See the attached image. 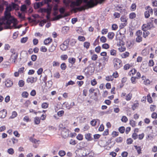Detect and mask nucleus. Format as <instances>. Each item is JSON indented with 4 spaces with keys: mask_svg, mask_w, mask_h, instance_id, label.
<instances>
[{
    "mask_svg": "<svg viewBox=\"0 0 157 157\" xmlns=\"http://www.w3.org/2000/svg\"><path fill=\"white\" fill-rule=\"evenodd\" d=\"M12 10V7L9 6L6 7L4 12V18L6 20H8L10 21L13 22V26H15L16 25L17 20L12 16L10 13V11Z\"/></svg>",
    "mask_w": 157,
    "mask_h": 157,
    "instance_id": "nucleus-1",
    "label": "nucleus"
},
{
    "mask_svg": "<svg viewBox=\"0 0 157 157\" xmlns=\"http://www.w3.org/2000/svg\"><path fill=\"white\" fill-rule=\"evenodd\" d=\"M12 23L13 26V22L10 21L8 20H6L4 17L1 22H0V31L3 29H10V25Z\"/></svg>",
    "mask_w": 157,
    "mask_h": 157,
    "instance_id": "nucleus-2",
    "label": "nucleus"
},
{
    "mask_svg": "<svg viewBox=\"0 0 157 157\" xmlns=\"http://www.w3.org/2000/svg\"><path fill=\"white\" fill-rule=\"evenodd\" d=\"M151 19L150 22H147V24H144L141 27V29L144 31H146L147 30L152 29L155 28V26L153 24V20L154 18L151 17L150 18Z\"/></svg>",
    "mask_w": 157,
    "mask_h": 157,
    "instance_id": "nucleus-3",
    "label": "nucleus"
},
{
    "mask_svg": "<svg viewBox=\"0 0 157 157\" xmlns=\"http://www.w3.org/2000/svg\"><path fill=\"white\" fill-rule=\"evenodd\" d=\"M114 68L118 70L123 66L121 60L118 58H114L113 61Z\"/></svg>",
    "mask_w": 157,
    "mask_h": 157,
    "instance_id": "nucleus-4",
    "label": "nucleus"
},
{
    "mask_svg": "<svg viewBox=\"0 0 157 157\" xmlns=\"http://www.w3.org/2000/svg\"><path fill=\"white\" fill-rule=\"evenodd\" d=\"M61 125H62V124L59 125L60 128L59 130L61 132V134L62 136L65 138L69 136V132L67 129L65 128H61Z\"/></svg>",
    "mask_w": 157,
    "mask_h": 157,
    "instance_id": "nucleus-5",
    "label": "nucleus"
},
{
    "mask_svg": "<svg viewBox=\"0 0 157 157\" xmlns=\"http://www.w3.org/2000/svg\"><path fill=\"white\" fill-rule=\"evenodd\" d=\"M142 31L140 30H138L135 33L136 36V41L137 43H140L142 41L143 38L142 36Z\"/></svg>",
    "mask_w": 157,
    "mask_h": 157,
    "instance_id": "nucleus-6",
    "label": "nucleus"
},
{
    "mask_svg": "<svg viewBox=\"0 0 157 157\" xmlns=\"http://www.w3.org/2000/svg\"><path fill=\"white\" fill-rule=\"evenodd\" d=\"M145 9L146 10L144 12V16L146 18H148L150 16V13L152 14L153 13V11L152 9L150 6H147L145 7Z\"/></svg>",
    "mask_w": 157,
    "mask_h": 157,
    "instance_id": "nucleus-7",
    "label": "nucleus"
},
{
    "mask_svg": "<svg viewBox=\"0 0 157 157\" xmlns=\"http://www.w3.org/2000/svg\"><path fill=\"white\" fill-rule=\"evenodd\" d=\"M95 1L94 2V0H90L85 6L88 8H92L98 4V2L96 0H95Z\"/></svg>",
    "mask_w": 157,
    "mask_h": 157,
    "instance_id": "nucleus-8",
    "label": "nucleus"
},
{
    "mask_svg": "<svg viewBox=\"0 0 157 157\" xmlns=\"http://www.w3.org/2000/svg\"><path fill=\"white\" fill-rule=\"evenodd\" d=\"M68 40H66L60 46V48L62 51H66L68 48Z\"/></svg>",
    "mask_w": 157,
    "mask_h": 157,
    "instance_id": "nucleus-9",
    "label": "nucleus"
},
{
    "mask_svg": "<svg viewBox=\"0 0 157 157\" xmlns=\"http://www.w3.org/2000/svg\"><path fill=\"white\" fill-rule=\"evenodd\" d=\"M82 0H76L75 1H72L71 2L70 7L74 8L75 6H79L82 4Z\"/></svg>",
    "mask_w": 157,
    "mask_h": 157,
    "instance_id": "nucleus-10",
    "label": "nucleus"
},
{
    "mask_svg": "<svg viewBox=\"0 0 157 157\" xmlns=\"http://www.w3.org/2000/svg\"><path fill=\"white\" fill-rule=\"evenodd\" d=\"M37 80V77H29L26 79V82L28 83H33L36 82Z\"/></svg>",
    "mask_w": 157,
    "mask_h": 157,
    "instance_id": "nucleus-11",
    "label": "nucleus"
},
{
    "mask_svg": "<svg viewBox=\"0 0 157 157\" xmlns=\"http://www.w3.org/2000/svg\"><path fill=\"white\" fill-rule=\"evenodd\" d=\"M123 7L122 5H118L116 7V9L117 10L120 11L121 13H124L126 12V9H123Z\"/></svg>",
    "mask_w": 157,
    "mask_h": 157,
    "instance_id": "nucleus-12",
    "label": "nucleus"
},
{
    "mask_svg": "<svg viewBox=\"0 0 157 157\" xmlns=\"http://www.w3.org/2000/svg\"><path fill=\"white\" fill-rule=\"evenodd\" d=\"M18 57V54H11L10 59L14 63H15Z\"/></svg>",
    "mask_w": 157,
    "mask_h": 157,
    "instance_id": "nucleus-13",
    "label": "nucleus"
},
{
    "mask_svg": "<svg viewBox=\"0 0 157 157\" xmlns=\"http://www.w3.org/2000/svg\"><path fill=\"white\" fill-rule=\"evenodd\" d=\"M66 40H68L69 41L68 44H69L70 45L72 46L75 45L77 42L76 40L74 39H67Z\"/></svg>",
    "mask_w": 157,
    "mask_h": 157,
    "instance_id": "nucleus-14",
    "label": "nucleus"
},
{
    "mask_svg": "<svg viewBox=\"0 0 157 157\" xmlns=\"http://www.w3.org/2000/svg\"><path fill=\"white\" fill-rule=\"evenodd\" d=\"M13 84L12 81L10 79H7L5 81V84L7 87H10L12 86Z\"/></svg>",
    "mask_w": 157,
    "mask_h": 157,
    "instance_id": "nucleus-15",
    "label": "nucleus"
},
{
    "mask_svg": "<svg viewBox=\"0 0 157 157\" xmlns=\"http://www.w3.org/2000/svg\"><path fill=\"white\" fill-rule=\"evenodd\" d=\"M137 70L135 68H132L131 70L128 73V75L130 76H133L136 74Z\"/></svg>",
    "mask_w": 157,
    "mask_h": 157,
    "instance_id": "nucleus-16",
    "label": "nucleus"
},
{
    "mask_svg": "<svg viewBox=\"0 0 157 157\" xmlns=\"http://www.w3.org/2000/svg\"><path fill=\"white\" fill-rule=\"evenodd\" d=\"M52 41V38H48L46 39L44 41V44L45 45H48L51 43Z\"/></svg>",
    "mask_w": 157,
    "mask_h": 157,
    "instance_id": "nucleus-17",
    "label": "nucleus"
},
{
    "mask_svg": "<svg viewBox=\"0 0 157 157\" xmlns=\"http://www.w3.org/2000/svg\"><path fill=\"white\" fill-rule=\"evenodd\" d=\"M44 2H38L36 3L34 5V7L35 9H38L41 6L44 5Z\"/></svg>",
    "mask_w": 157,
    "mask_h": 157,
    "instance_id": "nucleus-18",
    "label": "nucleus"
},
{
    "mask_svg": "<svg viewBox=\"0 0 157 157\" xmlns=\"http://www.w3.org/2000/svg\"><path fill=\"white\" fill-rule=\"evenodd\" d=\"M29 140L33 143H34L35 144H39L40 143V140H36L35 138H33L32 137H30L29 138Z\"/></svg>",
    "mask_w": 157,
    "mask_h": 157,
    "instance_id": "nucleus-19",
    "label": "nucleus"
},
{
    "mask_svg": "<svg viewBox=\"0 0 157 157\" xmlns=\"http://www.w3.org/2000/svg\"><path fill=\"white\" fill-rule=\"evenodd\" d=\"M97 124H99V121L98 119H94L90 122L91 124L93 126H95Z\"/></svg>",
    "mask_w": 157,
    "mask_h": 157,
    "instance_id": "nucleus-20",
    "label": "nucleus"
},
{
    "mask_svg": "<svg viewBox=\"0 0 157 157\" xmlns=\"http://www.w3.org/2000/svg\"><path fill=\"white\" fill-rule=\"evenodd\" d=\"M129 53L128 52H125L122 53L121 55V56L123 59H124L127 58L129 56Z\"/></svg>",
    "mask_w": 157,
    "mask_h": 157,
    "instance_id": "nucleus-21",
    "label": "nucleus"
},
{
    "mask_svg": "<svg viewBox=\"0 0 157 157\" xmlns=\"http://www.w3.org/2000/svg\"><path fill=\"white\" fill-rule=\"evenodd\" d=\"M76 30L77 32L79 34L83 35L84 33V32L81 27L77 28Z\"/></svg>",
    "mask_w": 157,
    "mask_h": 157,
    "instance_id": "nucleus-22",
    "label": "nucleus"
},
{
    "mask_svg": "<svg viewBox=\"0 0 157 157\" xmlns=\"http://www.w3.org/2000/svg\"><path fill=\"white\" fill-rule=\"evenodd\" d=\"M68 62L71 64V65H73L75 64L76 62V59L74 57H69L68 59Z\"/></svg>",
    "mask_w": 157,
    "mask_h": 157,
    "instance_id": "nucleus-23",
    "label": "nucleus"
},
{
    "mask_svg": "<svg viewBox=\"0 0 157 157\" xmlns=\"http://www.w3.org/2000/svg\"><path fill=\"white\" fill-rule=\"evenodd\" d=\"M132 65L129 63L125 64L123 67L124 70H128L132 67Z\"/></svg>",
    "mask_w": 157,
    "mask_h": 157,
    "instance_id": "nucleus-24",
    "label": "nucleus"
},
{
    "mask_svg": "<svg viewBox=\"0 0 157 157\" xmlns=\"http://www.w3.org/2000/svg\"><path fill=\"white\" fill-rule=\"evenodd\" d=\"M68 15V14L67 13H65V14H64L63 16L59 14L55 17L54 20H58L60 18H61L63 17H67Z\"/></svg>",
    "mask_w": 157,
    "mask_h": 157,
    "instance_id": "nucleus-25",
    "label": "nucleus"
},
{
    "mask_svg": "<svg viewBox=\"0 0 157 157\" xmlns=\"http://www.w3.org/2000/svg\"><path fill=\"white\" fill-rule=\"evenodd\" d=\"M7 114V112L5 110L0 111V118H5Z\"/></svg>",
    "mask_w": 157,
    "mask_h": 157,
    "instance_id": "nucleus-26",
    "label": "nucleus"
},
{
    "mask_svg": "<svg viewBox=\"0 0 157 157\" xmlns=\"http://www.w3.org/2000/svg\"><path fill=\"white\" fill-rule=\"evenodd\" d=\"M139 105V104L138 101H136V103L133 104V105H132L131 108L132 109L134 110L136 109L137 108H138Z\"/></svg>",
    "mask_w": 157,
    "mask_h": 157,
    "instance_id": "nucleus-27",
    "label": "nucleus"
},
{
    "mask_svg": "<svg viewBox=\"0 0 157 157\" xmlns=\"http://www.w3.org/2000/svg\"><path fill=\"white\" fill-rule=\"evenodd\" d=\"M49 103L46 102H44L42 103L41 105V108L44 109L48 108L49 107Z\"/></svg>",
    "mask_w": 157,
    "mask_h": 157,
    "instance_id": "nucleus-28",
    "label": "nucleus"
},
{
    "mask_svg": "<svg viewBox=\"0 0 157 157\" xmlns=\"http://www.w3.org/2000/svg\"><path fill=\"white\" fill-rule=\"evenodd\" d=\"M115 34L113 32H109L107 35L108 38L110 40H112L114 37Z\"/></svg>",
    "mask_w": 157,
    "mask_h": 157,
    "instance_id": "nucleus-29",
    "label": "nucleus"
},
{
    "mask_svg": "<svg viewBox=\"0 0 157 157\" xmlns=\"http://www.w3.org/2000/svg\"><path fill=\"white\" fill-rule=\"evenodd\" d=\"M105 79L108 82L112 81L113 80V77L112 75H108L105 77Z\"/></svg>",
    "mask_w": 157,
    "mask_h": 157,
    "instance_id": "nucleus-30",
    "label": "nucleus"
},
{
    "mask_svg": "<svg viewBox=\"0 0 157 157\" xmlns=\"http://www.w3.org/2000/svg\"><path fill=\"white\" fill-rule=\"evenodd\" d=\"M136 17V14L134 12H132L129 14V17L130 19H132Z\"/></svg>",
    "mask_w": 157,
    "mask_h": 157,
    "instance_id": "nucleus-31",
    "label": "nucleus"
},
{
    "mask_svg": "<svg viewBox=\"0 0 157 157\" xmlns=\"http://www.w3.org/2000/svg\"><path fill=\"white\" fill-rule=\"evenodd\" d=\"M85 138L88 141H91L92 140L91 134L90 133L86 134L85 135Z\"/></svg>",
    "mask_w": 157,
    "mask_h": 157,
    "instance_id": "nucleus-32",
    "label": "nucleus"
},
{
    "mask_svg": "<svg viewBox=\"0 0 157 157\" xmlns=\"http://www.w3.org/2000/svg\"><path fill=\"white\" fill-rule=\"evenodd\" d=\"M63 106L67 109H71V105L69 104L68 102H65L63 104Z\"/></svg>",
    "mask_w": 157,
    "mask_h": 157,
    "instance_id": "nucleus-33",
    "label": "nucleus"
},
{
    "mask_svg": "<svg viewBox=\"0 0 157 157\" xmlns=\"http://www.w3.org/2000/svg\"><path fill=\"white\" fill-rule=\"evenodd\" d=\"M56 46L52 44L49 48L48 49L49 51L50 52H54L56 49Z\"/></svg>",
    "mask_w": 157,
    "mask_h": 157,
    "instance_id": "nucleus-34",
    "label": "nucleus"
},
{
    "mask_svg": "<svg viewBox=\"0 0 157 157\" xmlns=\"http://www.w3.org/2000/svg\"><path fill=\"white\" fill-rule=\"evenodd\" d=\"M132 97V94L130 93L126 95L125 99L127 101H129L131 100Z\"/></svg>",
    "mask_w": 157,
    "mask_h": 157,
    "instance_id": "nucleus-35",
    "label": "nucleus"
},
{
    "mask_svg": "<svg viewBox=\"0 0 157 157\" xmlns=\"http://www.w3.org/2000/svg\"><path fill=\"white\" fill-rule=\"evenodd\" d=\"M110 54L111 55L116 56L117 55V50L114 49H112L110 51Z\"/></svg>",
    "mask_w": 157,
    "mask_h": 157,
    "instance_id": "nucleus-36",
    "label": "nucleus"
},
{
    "mask_svg": "<svg viewBox=\"0 0 157 157\" xmlns=\"http://www.w3.org/2000/svg\"><path fill=\"white\" fill-rule=\"evenodd\" d=\"M90 46V43L88 42H85L83 44V46L84 48L86 49H88Z\"/></svg>",
    "mask_w": 157,
    "mask_h": 157,
    "instance_id": "nucleus-37",
    "label": "nucleus"
},
{
    "mask_svg": "<svg viewBox=\"0 0 157 157\" xmlns=\"http://www.w3.org/2000/svg\"><path fill=\"white\" fill-rule=\"evenodd\" d=\"M29 95V93L27 91H24L21 94V96L23 98H27Z\"/></svg>",
    "mask_w": 157,
    "mask_h": 157,
    "instance_id": "nucleus-38",
    "label": "nucleus"
},
{
    "mask_svg": "<svg viewBox=\"0 0 157 157\" xmlns=\"http://www.w3.org/2000/svg\"><path fill=\"white\" fill-rule=\"evenodd\" d=\"M136 5L135 3H133L132 4L130 7V10L132 11H134L136 10Z\"/></svg>",
    "mask_w": 157,
    "mask_h": 157,
    "instance_id": "nucleus-39",
    "label": "nucleus"
},
{
    "mask_svg": "<svg viewBox=\"0 0 157 157\" xmlns=\"http://www.w3.org/2000/svg\"><path fill=\"white\" fill-rule=\"evenodd\" d=\"M120 20L122 22L127 23V19L126 18V17L125 16H121V17Z\"/></svg>",
    "mask_w": 157,
    "mask_h": 157,
    "instance_id": "nucleus-40",
    "label": "nucleus"
},
{
    "mask_svg": "<svg viewBox=\"0 0 157 157\" xmlns=\"http://www.w3.org/2000/svg\"><path fill=\"white\" fill-rule=\"evenodd\" d=\"M60 67L62 70H64L67 68V65L65 63H63L61 64Z\"/></svg>",
    "mask_w": 157,
    "mask_h": 157,
    "instance_id": "nucleus-41",
    "label": "nucleus"
},
{
    "mask_svg": "<svg viewBox=\"0 0 157 157\" xmlns=\"http://www.w3.org/2000/svg\"><path fill=\"white\" fill-rule=\"evenodd\" d=\"M18 84L19 87H22L24 85L25 82L22 80H20L18 82Z\"/></svg>",
    "mask_w": 157,
    "mask_h": 157,
    "instance_id": "nucleus-42",
    "label": "nucleus"
},
{
    "mask_svg": "<svg viewBox=\"0 0 157 157\" xmlns=\"http://www.w3.org/2000/svg\"><path fill=\"white\" fill-rule=\"evenodd\" d=\"M109 45L107 43H105L102 45V47L103 48L107 49L109 48Z\"/></svg>",
    "mask_w": 157,
    "mask_h": 157,
    "instance_id": "nucleus-43",
    "label": "nucleus"
},
{
    "mask_svg": "<svg viewBox=\"0 0 157 157\" xmlns=\"http://www.w3.org/2000/svg\"><path fill=\"white\" fill-rule=\"evenodd\" d=\"M143 83L145 85L148 86L150 84L151 81L148 79H147L144 80Z\"/></svg>",
    "mask_w": 157,
    "mask_h": 157,
    "instance_id": "nucleus-44",
    "label": "nucleus"
},
{
    "mask_svg": "<svg viewBox=\"0 0 157 157\" xmlns=\"http://www.w3.org/2000/svg\"><path fill=\"white\" fill-rule=\"evenodd\" d=\"M68 58V56L67 55H62L60 56V59L62 60H65Z\"/></svg>",
    "mask_w": 157,
    "mask_h": 157,
    "instance_id": "nucleus-45",
    "label": "nucleus"
},
{
    "mask_svg": "<svg viewBox=\"0 0 157 157\" xmlns=\"http://www.w3.org/2000/svg\"><path fill=\"white\" fill-rule=\"evenodd\" d=\"M150 33L148 31H144L143 33V36L144 38H146L149 35Z\"/></svg>",
    "mask_w": 157,
    "mask_h": 157,
    "instance_id": "nucleus-46",
    "label": "nucleus"
},
{
    "mask_svg": "<svg viewBox=\"0 0 157 157\" xmlns=\"http://www.w3.org/2000/svg\"><path fill=\"white\" fill-rule=\"evenodd\" d=\"M63 2L66 6H69L71 1L70 0H63Z\"/></svg>",
    "mask_w": 157,
    "mask_h": 157,
    "instance_id": "nucleus-47",
    "label": "nucleus"
},
{
    "mask_svg": "<svg viewBox=\"0 0 157 157\" xmlns=\"http://www.w3.org/2000/svg\"><path fill=\"white\" fill-rule=\"evenodd\" d=\"M100 40L101 42L104 43L106 42L107 39L105 37L103 36L100 38Z\"/></svg>",
    "mask_w": 157,
    "mask_h": 157,
    "instance_id": "nucleus-48",
    "label": "nucleus"
},
{
    "mask_svg": "<svg viewBox=\"0 0 157 157\" xmlns=\"http://www.w3.org/2000/svg\"><path fill=\"white\" fill-rule=\"evenodd\" d=\"M98 58V55L96 54H93L91 56V59L92 60L96 61Z\"/></svg>",
    "mask_w": 157,
    "mask_h": 157,
    "instance_id": "nucleus-49",
    "label": "nucleus"
},
{
    "mask_svg": "<svg viewBox=\"0 0 157 157\" xmlns=\"http://www.w3.org/2000/svg\"><path fill=\"white\" fill-rule=\"evenodd\" d=\"M64 112L63 110H61L58 111L57 113V115L59 117H62L64 114Z\"/></svg>",
    "mask_w": 157,
    "mask_h": 157,
    "instance_id": "nucleus-50",
    "label": "nucleus"
},
{
    "mask_svg": "<svg viewBox=\"0 0 157 157\" xmlns=\"http://www.w3.org/2000/svg\"><path fill=\"white\" fill-rule=\"evenodd\" d=\"M59 63L56 61H54L52 62V66L53 67H59Z\"/></svg>",
    "mask_w": 157,
    "mask_h": 157,
    "instance_id": "nucleus-51",
    "label": "nucleus"
},
{
    "mask_svg": "<svg viewBox=\"0 0 157 157\" xmlns=\"http://www.w3.org/2000/svg\"><path fill=\"white\" fill-rule=\"evenodd\" d=\"M137 78L136 77L132 76L131 78V81L132 83L133 84H135L136 83V79Z\"/></svg>",
    "mask_w": 157,
    "mask_h": 157,
    "instance_id": "nucleus-52",
    "label": "nucleus"
},
{
    "mask_svg": "<svg viewBox=\"0 0 157 157\" xmlns=\"http://www.w3.org/2000/svg\"><path fill=\"white\" fill-rule=\"evenodd\" d=\"M147 101L150 103H151L153 102L152 98L149 94L147 95Z\"/></svg>",
    "mask_w": 157,
    "mask_h": 157,
    "instance_id": "nucleus-53",
    "label": "nucleus"
},
{
    "mask_svg": "<svg viewBox=\"0 0 157 157\" xmlns=\"http://www.w3.org/2000/svg\"><path fill=\"white\" fill-rule=\"evenodd\" d=\"M90 83L91 84L92 86H95L97 84V82L95 79H94L91 80V81Z\"/></svg>",
    "mask_w": 157,
    "mask_h": 157,
    "instance_id": "nucleus-54",
    "label": "nucleus"
},
{
    "mask_svg": "<svg viewBox=\"0 0 157 157\" xmlns=\"http://www.w3.org/2000/svg\"><path fill=\"white\" fill-rule=\"evenodd\" d=\"M78 39L80 41H84L86 40L85 37L82 36H79L78 37Z\"/></svg>",
    "mask_w": 157,
    "mask_h": 157,
    "instance_id": "nucleus-55",
    "label": "nucleus"
},
{
    "mask_svg": "<svg viewBox=\"0 0 157 157\" xmlns=\"http://www.w3.org/2000/svg\"><path fill=\"white\" fill-rule=\"evenodd\" d=\"M118 130L121 133H123L125 131V128L123 126H121L119 128Z\"/></svg>",
    "mask_w": 157,
    "mask_h": 157,
    "instance_id": "nucleus-56",
    "label": "nucleus"
},
{
    "mask_svg": "<svg viewBox=\"0 0 157 157\" xmlns=\"http://www.w3.org/2000/svg\"><path fill=\"white\" fill-rule=\"evenodd\" d=\"M118 28V25L115 24H113L112 26V30H116Z\"/></svg>",
    "mask_w": 157,
    "mask_h": 157,
    "instance_id": "nucleus-57",
    "label": "nucleus"
},
{
    "mask_svg": "<svg viewBox=\"0 0 157 157\" xmlns=\"http://www.w3.org/2000/svg\"><path fill=\"white\" fill-rule=\"evenodd\" d=\"M11 6L13 9H15L16 10L18 9V6L14 3H12V6Z\"/></svg>",
    "mask_w": 157,
    "mask_h": 157,
    "instance_id": "nucleus-58",
    "label": "nucleus"
},
{
    "mask_svg": "<svg viewBox=\"0 0 157 157\" xmlns=\"http://www.w3.org/2000/svg\"><path fill=\"white\" fill-rule=\"evenodd\" d=\"M7 152L9 154L11 155H13L14 153V150L12 148H10L8 149Z\"/></svg>",
    "mask_w": 157,
    "mask_h": 157,
    "instance_id": "nucleus-59",
    "label": "nucleus"
},
{
    "mask_svg": "<svg viewBox=\"0 0 157 157\" xmlns=\"http://www.w3.org/2000/svg\"><path fill=\"white\" fill-rule=\"evenodd\" d=\"M101 50V47L100 46H98L96 47L95 48V51L97 53L100 52Z\"/></svg>",
    "mask_w": 157,
    "mask_h": 157,
    "instance_id": "nucleus-60",
    "label": "nucleus"
},
{
    "mask_svg": "<svg viewBox=\"0 0 157 157\" xmlns=\"http://www.w3.org/2000/svg\"><path fill=\"white\" fill-rule=\"evenodd\" d=\"M118 49L120 52H122L126 50V48L124 46H121L118 48Z\"/></svg>",
    "mask_w": 157,
    "mask_h": 157,
    "instance_id": "nucleus-61",
    "label": "nucleus"
},
{
    "mask_svg": "<svg viewBox=\"0 0 157 157\" xmlns=\"http://www.w3.org/2000/svg\"><path fill=\"white\" fill-rule=\"evenodd\" d=\"M53 76L54 77L56 78H59L60 76V74L59 72H56L54 74Z\"/></svg>",
    "mask_w": 157,
    "mask_h": 157,
    "instance_id": "nucleus-62",
    "label": "nucleus"
},
{
    "mask_svg": "<svg viewBox=\"0 0 157 157\" xmlns=\"http://www.w3.org/2000/svg\"><path fill=\"white\" fill-rule=\"evenodd\" d=\"M40 51L43 52H46L47 51V48L44 46H42L40 48Z\"/></svg>",
    "mask_w": 157,
    "mask_h": 157,
    "instance_id": "nucleus-63",
    "label": "nucleus"
},
{
    "mask_svg": "<svg viewBox=\"0 0 157 157\" xmlns=\"http://www.w3.org/2000/svg\"><path fill=\"white\" fill-rule=\"evenodd\" d=\"M27 9L26 6L25 5H22L20 8V10L21 11H25Z\"/></svg>",
    "mask_w": 157,
    "mask_h": 157,
    "instance_id": "nucleus-64",
    "label": "nucleus"
}]
</instances>
